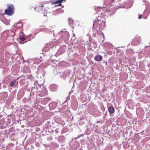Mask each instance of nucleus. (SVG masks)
<instances>
[{"label":"nucleus","instance_id":"obj_5","mask_svg":"<svg viewBox=\"0 0 150 150\" xmlns=\"http://www.w3.org/2000/svg\"><path fill=\"white\" fill-rule=\"evenodd\" d=\"M108 111L110 115L113 114L115 112V109L113 107L110 106L108 108Z\"/></svg>","mask_w":150,"mask_h":150},{"label":"nucleus","instance_id":"obj_12","mask_svg":"<svg viewBox=\"0 0 150 150\" xmlns=\"http://www.w3.org/2000/svg\"><path fill=\"white\" fill-rule=\"evenodd\" d=\"M44 7V6L43 5H40V6H38V8H42V7Z\"/></svg>","mask_w":150,"mask_h":150},{"label":"nucleus","instance_id":"obj_11","mask_svg":"<svg viewBox=\"0 0 150 150\" xmlns=\"http://www.w3.org/2000/svg\"><path fill=\"white\" fill-rule=\"evenodd\" d=\"M140 40V37H138L137 38H135L134 39V40L136 41V40H138V41L139 42Z\"/></svg>","mask_w":150,"mask_h":150},{"label":"nucleus","instance_id":"obj_17","mask_svg":"<svg viewBox=\"0 0 150 150\" xmlns=\"http://www.w3.org/2000/svg\"><path fill=\"white\" fill-rule=\"evenodd\" d=\"M148 47V46H146V48L147 47Z\"/></svg>","mask_w":150,"mask_h":150},{"label":"nucleus","instance_id":"obj_16","mask_svg":"<svg viewBox=\"0 0 150 150\" xmlns=\"http://www.w3.org/2000/svg\"><path fill=\"white\" fill-rule=\"evenodd\" d=\"M81 136H79L77 138H79V137H81Z\"/></svg>","mask_w":150,"mask_h":150},{"label":"nucleus","instance_id":"obj_3","mask_svg":"<svg viewBox=\"0 0 150 150\" xmlns=\"http://www.w3.org/2000/svg\"><path fill=\"white\" fill-rule=\"evenodd\" d=\"M114 0H105L104 4L105 5L109 7V8H112V10L113 9H115V10L116 9L113 6L114 4Z\"/></svg>","mask_w":150,"mask_h":150},{"label":"nucleus","instance_id":"obj_6","mask_svg":"<svg viewBox=\"0 0 150 150\" xmlns=\"http://www.w3.org/2000/svg\"><path fill=\"white\" fill-rule=\"evenodd\" d=\"M16 81V80L15 79H14L13 80L10 82V84H9L10 86L11 87H13V86L15 83Z\"/></svg>","mask_w":150,"mask_h":150},{"label":"nucleus","instance_id":"obj_10","mask_svg":"<svg viewBox=\"0 0 150 150\" xmlns=\"http://www.w3.org/2000/svg\"><path fill=\"white\" fill-rule=\"evenodd\" d=\"M5 14H5V12H3L2 10H0V15H4Z\"/></svg>","mask_w":150,"mask_h":150},{"label":"nucleus","instance_id":"obj_14","mask_svg":"<svg viewBox=\"0 0 150 150\" xmlns=\"http://www.w3.org/2000/svg\"><path fill=\"white\" fill-rule=\"evenodd\" d=\"M96 21H95L93 23V25H94L96 23Z\"/></svg>","mask_w":150,"mask_h":150},{"label":"nucleus","instance_id":"obj_2","mask_svg":"<svg viewBox=\"0 0 150 150\" xmlns=\"http://www.w3.org/2000/svg\"><path fill=\"white\" fill-rule=\"evenodd\" d=\"M14 8L13 5L9 4L7 5V8L5 10L6 14L11 16L14 12Z\"/></svg>","mask_w":150,"mask_h":150},{"label":"nucleus","instance_id":"obj_9","mask_svg":"<svg viewBox=\"0 0 150 150\" xmlns=\"http://www.w3.org/2000/svg\"><path fill=\"white\" fill-rule=\"evenodd\" d=\"M15 33L12 31H11L10 32L9 35L12 37H13L15 35Z\"/></svg>","mask_w":150,"mask_h":150},{"label":"nucleus","instance_id":"obj_4","mask_svg":"<svg viewBox=\"0 0 150 150\" xmlns=\"http://www.w3.org/2000/svg\"><path fill=\"white\" fill-rule=\"evenodd\" d=\"M103 57L97 54L94 57V60L97 62H101L103 59Z\"/></svg>","mask_w":150,"mask_h":150},{"label":"nucleus","instance_id":"obj_8","mask_svg":"<svg viewBox=\"0 0 150 150\" xmlns=\"http://www.w3.org/2000/svg\"><path fill=\"white\" fill-rule=\"evenodd\" d=\"M19 39L21 41H23L25 40L26 38L24 36H23L20 38Z\"/></svg>","mask_w":150,"mask_h":150},{"label":"nucleus","instance_id":"obj_7","mask_svg":"<svg viewBox=\"0 0 150 150\" xmlns=\"http://www.w3.org/2000/svg\"><path fill=\"white\" fill-rule=\"evenodd\" d=\"M63 1V0H57L54 3V4H59L58 5L59 6H60L61 5V3Z\"/></svg>","mask_w":150,"mask_h":150},{"label":"nucleus","instance_id":"obj_13","mask_svg":"<svg viewBox=\"0 0 150 150\" xmlns=\"http://www.w3.org/2000/svg\"><path fill=\"white\" fill-rule=\"evenodd\" d=\"M142 18V15H141L140 16H139L138 17V18L139 19H140Z\"/></svg>","mask_w":150,"mask_h":150},{"label":"nucleus","instance_id":"obj_15","mask_svg":"<svg viewBox=\"0 0 150 150\" xmlns=\"http://www.w3.org/2000/svg\"><path fill=\"white\" fill-rule=\"evenodd\" d=\"M37 8V7H36V8H35V10H36V8Z\"/></svg>","mask_w":150,"mask_h":150},{"label":"nucleus","instance_id":"obj_1","mask_svg":"<svg viewBox=\"0 0 150 150\" xmlns=\"http://www.w3.org/2000/svg\"><path fill=\"white\" fill-rule=\"evenodd\" d=\"M108 10L106 7H98L95 9L98 13V16L97 17V19L98 22L103 21V18H105L106 16H108L111 15L115 11V9H113L112 8H109Z\"/></svg>","mask_w":150,"mask_h":150}]
</instances>
